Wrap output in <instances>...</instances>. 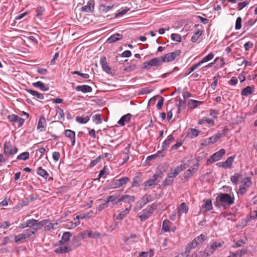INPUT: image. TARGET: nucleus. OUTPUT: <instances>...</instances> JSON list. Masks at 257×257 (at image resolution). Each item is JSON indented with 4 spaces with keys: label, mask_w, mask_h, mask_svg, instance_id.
<instances>
[{
    "label": "nucleus",
    "mask_w": 257,
    "mask_h": 257,
    "mask_svg": "<svg viewBox=\"0 0 257 257\" xmlns=\"http://www.w3.org/2000/svg\"><path fill=\"white\" fill-rule=\"evenodd\" d=\"M32 85L37 88H40L43 91H48L49 89V87L48 85L45 84L41 81H37L36 82L33 83Z\"/></svg>",
    "instance_id": "412c9836"
},
{
    "label": "nucleus",
    "mask_w": 257,
    "mask_h": 257,
    "mask_svg": "<svg viewBox=\"0 0 257 257\" xmlns=\"http://www.w3.org/2000/svg\"><path fill=\"white\" fill-rule=\"evenodd\" d=\"M234 203L233 194L220 193L216 197L214 205L217 208L222 207L224 209L229 208Z\"/></svg>",
    "instance_id": "f257e3e1"
},
{
    "label": "nucleus",
    "mask_w": 257,
    "mask_h": 257,
    "mask_svg": "<svg viewBox=\"0 0 257 257\" xmlns=\"http://www.w3.org/2000/svg\"><path fill=\"white\" fill-rule=\"evenodd\" d=\"M122 38V35L118 33H115L111 36L107 40V42L111 43L115 42Z\"/></svg>",
    "instance_id": "4be33fe9"
},
{
    "label": "nucleus",
    "mask_w": 257,
    "mask_h": 257,
    "mask_svg": "<svg viewBox=\"0 0 257 257\" xmlns=\"http://www.w3.org/2000/svg\"><path fill=\"white\" fill-rule=\"evenodd\" d=\"M129 181V178L127 177H122L119 179L113 180L111 183V187L113 188H116L126 184Z\"/></svg>",
    "instance_id": "20e7f679"
},
{
    "label": "nucleus",
    "mask_w": 257,
    "mask_h": 257,
    "mask_svg": "<svg viewBox=\"0 0 257 257\" xmlns=\"http://www.w3.org/2000/svg\"><path fill=\"white\" fill-rule=\"evenodd\" d=\"M27 225L29 228H32V227H35L36 225H38V220H36L35 219H31L27 220Z\"/></svg>",
    "instance_id": "4c0bfd02"
},
{
    "label": "nucleus",
    "mask_w": 257,
    "mask_h": 257,
    "mask_svg": "<svg viewBox=\"0 0 257 257\" xmlns=\"http://www.w3.org/2000/svg\"><path fill=\"white\" fill-rule=\"evenodd\" d=\"M164 99L163 97H161V98L158 101L157 104V108L158 110H160L162 108V106L163 105Z\"/></svg>",
    "instance_id": "69168bd1"
},
{
    "label": "nucleus",
    "mask_w": 257,
    "mask_h": 257,
    "mask_svg": "<svg viewBox=\"0 0 257 257\" xmlns=\"http://www.w3.org/2000/svg\"><path fill=\"white\" fill-rule=\"evenodd\" d=\"M89 120V117L88 116H86L85 117H81V116H77L76 117V120L77 122L80 123H86Z\"/></svg>",
    "instance_id": "ea45409f"
},
{
    "label": "nucleus",
    "mask_w": 257,
    "mask_h": 257,
    "mask_svg": "<svg viewBox=\"0 0 257 257\" xmlns=\"http://www.w3.org/2000/svg\"><path fill=\"white\" fill-rule=\"evenodd\" d=\"M198 165H195V167H190L189 169H188L186 172H184L183 174V178H182V181L183 182H185L188 181V178H189L198 169Z\"/></svg>",
    "instance_id": "6e6552de"
},
{
    "label": "nucleus",
    "mask_w": 257,
    "mask_h": 257,
    "mask_svg": "<svg viewBox=\"0 0 257 257\" xmlns=\"http://www.w3.org/2000/svg\"><path fill=\"white\" fill-rule=\"evenodd\" d=\"M30 237V234L28 233L26 230L24 232L15 236V242L16 243H18Z\"/></svg>",
    "instance_id": "9d476101"
},
{
    "label": "nucleus",
    "mask_w": 257,
    "mask_h": 257,
    "mask_svg": "<svg viewBox=\"0 0 257 257\" xmlns=\"http://www.w3.org/2000/svg\"><path fill=\"white\" fill-rule=\"evenodd\" d=\"M202 35V31L198 30L192 37L191 41L193 43H195L197 41L200 37Z\"/></svg>",
    "instance_id": "f704fd0d"
},
{
    "label": "nucleus",
    "mask_w": 257,
    "mask_h": 257,
    "mask_svg": "<svg viewBox=\"0 0 257 257\" xmlns=\"http://www.w3.org/2000/svg\"><path fill=\"white\" fill-rule=\"evenodd\" d=\"M142 205H146L147 203L151 201L149 196L147 195H144L140 200Z\"/></svg>",
    "instance_id": "6e6d98bb"
},
{
    "label": "nucleus",
    "mask_w": 257,
    "mask_h": 257,
    "mask_svg": "<svg viewBox=\"0 0 257 257\" xmlns=\"http://www.w3.org/2000/svg\"><path fill=\"white\" fill-rule=\"evenodd\" d=\"M185 101L181 99H179V103L177 104V112L180 113L182 110L184 109L185 108Z\"/></svg>",
    "instance_id": "79ce46f5"
},
{
    "label": "nucleus",
    "mask_w": 257,
    "mask_h": 257,
    "mask_svg": "<svg viewBox=\"0 0 257 257\" xmlns=\"http://www.w3.org/2000/svg\"><path fill=\"white\" fill-rule=\"evenodd\" d=\"M208 237L206 235L201 234L199 236L195 237L193 240L197 246L201 245L203 242L207 239Z\"/></svg>",
    "instance_id": "a211bd4d"
},
{
    "label": "nucleus",
    "mask_w": 257,
    "mask_h": 257,
    "mask_svg": "<svg viewBox=\"0 0 257 257\" xmlns=\"http://www.w3.org/2000/svg\"><path fill=\"white\" fill-rule=\"evenodd\" d=\"M174 140V138L173 136L172 135H169L167 139L165 141H164V142H163L162 146V150H163L165 153L167 150V148L169 147L170 143L172 141H173Z\"/></svg>",
    "instance_id": "4468645a"
},
{
    "label": "nucleus",
    "mask_w": 257,
    "mask_h": 257,
    "mask_svg": "<svg viewBox=\"0 0 257 257\" xmlns=\"http://www.w3.org/2000/svg\"><path fill=\"white\" fill-rule=\"evenodd\" d=\"M210 115L213 118H216L218 114V111L214 109H210Z\"/></svg>",
    "instance_id": "774afa93"
},
{
    "label": "nucleus",
    "mask_w": 257,
    "mask_h": 257,
    "mask_svg": "<svg viewBox=\"0 0 257 257\" xmlns=\"http://www.w3.org/2000/svg\"><path fill=\"white\" fill-rule=\"evenodd\" d=\"M26 90L27 92H28L33 96L36 97L38 99H43L44 98L43 94L39 93L36 91L30 89H26Z\"/></svg>",
    "instance_id": "cd10ccee"
},
{
    "label": "nucleus",
    "mask_w": 257,
    "mask_h": 257,
    "mask_svg": "<svg viewBox=\"0 0 257 257\" xmlns=\"http://www.w3.org/2000/svg\"><path fill=\"white\" fill-rule=\"evenodd\" d=\"M8 119L10 122L18 123V127L22 126L25 120V119L22 118L14 114L8 115Z\"/></svg>",
    "instance_id": "0eeeda50"
},
{
    "label": "nucleus",
    "mask_w": 257,
    "mask_h": 257,
    "mask_svg": "<svg viewBox=\"0 0 257 257\" xmlns=\"http://www.w3.org/2000/svg\"><path fill=\"white\" fill-rule=\"evenodd\" d=\"M64 135L70 140L72 146H74L75 143V133L71 130H66L64 131Z\"/></svg>",
    "instance_id": "f8f14e48"
},
{
    "label": "nucleus",
    "mask_w": 257,
    "mask_h": 257,
    "mask_svg": "<svg viewBox=\"0 0 257 257\" xmlns=\"http://www.w3.org/2000/svg\"><path fill=\"white\" fill-rule=\"evenodd\" d=\"M241 179V175L239 174H235L234 175L231 176L230 180L231 182L236 184L237 182Z\"/></svg>",
    "instance_id": "37998d69"
},
{
    "label": "nucleus",
    "mask_w": 257,
    "mask_h": 257,
    "mask_svg": "<svg viewBox=\"0 0 257 257\" xmlns=\"http://www.w3.org/2000/svg\"><path fill=\"white\" fill-rule=\"evenodd\" d=\"M241 184H242V186H243L245 187H248L251 185V181L250 178H244L242 180Z\"/></svg>",
    "instance_id": "5fc2aeb1"
},
{
    "label": "nucleus",
    "mask_w": 257,
    "mask_h": 257,
    "mask_svg": "<svg viewBox=\"0 0 257 257\" xmlns=\"http://www.w3.org/2000/svg\"><path fill=\"white\" fill-rule=\"evenodd\" d=\"M137 68V63L131 64L130 66L124 68L123 70L126 72H132L135 71Z\"/></svg>",
    "instance_id": "58836bf2"
},
{
    "label": "nucleus",
    "mask_w": 257,
    "mask_h": 257,
    "mask_svg": "<svg viewBox=\"0 0 257 257\" xmlns=\"http://www.w3.org/2000/svg\"><path fill=\"white\" fill-rule=\"evenodd\" d=\"M88 237L92 238H97L100 236V234L96 231H87Z\"/></svg>",
    "instance_id": "a19ab883"
},
{
    "label": "nucleus",
    "mask_w": 257,
    "mask_h": 257,
    "mask_svg": "<svg viewBox=\"0 0 257 257\" xmlns=\"http://www.w3.org/2000/svg\"><path fill=\"white\" fill-rule=\"evenodd\" d=\"M224 243L223 241L219 242L214 241L210 246L206 247V250L212 254L218 247H222Z\"/></svg>",
    "instance_id": "1a4fd4ad"
},
{
    "label": "nucleus",
    "mask_w": 257,
    "mask_h": 257,
    "mask_svg": "<svg viewBox=\"0 0 257 257\" xmlns=\"http://www.w3.org/2000/svg\"><path fill=\"white\" fill-rule=\"evenodd\" d=\"M46 126V119L44 116L42 115L39 118V120L37 125V128L38 130H41L42 131V129L45 128Z\"/></svg>",
    "instance_id": "b1692460"
},
{
    "label": "nucleus",
    "mask_w": 257,
    "mask_h": 257,
    "mask_svg": "<svg viewBox=\"0 0 257 257\" xmlns=\"http://www.w3.org/2000/svg\"><path fill=\"white\" fill-rule=\"evenodd\" d=\"M164 156L165 152L163 150L158 151L157 154L148 156L147 158V161H150L151 160L156 159L158 157H162Z\"/></svg>",
    "instance_id": "c85d7f7f"
},
{
    "label": "nucleus",
    "mask_w": 257,
    "mask_h": 257,
    "mask_svg": "<svg viewBox=\"0 0 257 257\" xmlns=\"http://www.w3.org/2000/svg\"><path fill=\"white\" fill-rule=\"evenodd\" d=\"M131 207L132 205H130L128 208H125V210L120 212V213L117 216L116 219L117 220H122L127 214H128Z\"/></svg>",
    "instance_id": "a878e982"
},
{
    "label": "nucleus",
    "mask_w": 257,
    "mask_h": 257,
    "mask_svg": "<svg viewBox=\"0 0 257 257\" xmlns=\"http://www.w3.org/2000/svg\"><path fill=\"white\" fill-rule=\"evenodd\" d=\"M113 5L106 6L104 5H100L99 6V10L103 12H107L109 10H110L112 7Z\"/></svg>",
    "instance_id": "4d7b16f0"
},
{
    "label": "nucleus",
    "mask_w": 257,
    "mask_h": 257,
    "mask_svg": "<svg viewBox=\"0 0 257 257\" xmlns=\"http://www.w3.org/2000/svg\"><path fill=\"white\" fill-rule=\"evenodd\" d=\"M202 103V101L194 99H190L188 101L187 105L188 109H193L196 108L198 105H200Z\"/></svg>",
    "instance_id": "2eb2a0df"
},
{
    "label": "nucleus",
    "mask_w": 257,
    "mask_h": 257,
    "mask_svg": "<svg viewBox=\"0 0 257 257\" xmlns=\"http://www.w3.org/2000/svg\"><path fill=\"white\" fill-rule=\"evenodd\" d=\"M56 114L55 117L59 120H64V114L63 110L59 106L56 107Z\"/></svg>",
    "instance_id": "bb28decb"
},
{
    "label": "nucleus",
    "mask_w": 257,
    "mask_h": 257,
    "mask_svg": "<svg viewBox=\"0 0 257 257\" xmlns=\"http://www.w3.org/2000/svg\"><path fill=\"white\" fill-rule=\"evenodd\" d=\"M163 62H171L173 61L171 56V53H169L161 57Z\"/></svg>",
    "instance_id": "8fccbe9b"
},
{
    "label": "nucleus",
    "mask_w": 257,
    "mask_h": 257,
    "mask_svg": "<svg viewBox=\"0 0 257 257\" xmlns=\"http://www.w3.org/2000/svg\"><path fill=\"white\" fill-rule=\"evenodd\" d=\"M40 228H41L39 227L38 225H36L35 227H32L31 229H27V231L31 237L32 235L35 234L36 232Z\"/></svg>",
    "instance_id": "09e8293b"
},
{
    "label": "nucleus",
    "mask_w": 257,
    "mask_h": 257,
    "mask_svg": "<svg viewBox=\"0 0 257 257\" xmlns=\"http://www.w3.org/2000/svg\"><path fill=\"white\" fill-rule=\"evenodd\" d=\"M100 63L102 68L104 71H105L107 73H110L111 69L107 65L106 58L105 57H103L101 58Z\"/></svg>",
    "instance_id": "aec40b11"
},
{
    "label": "nucleus",
    "mask_w": 257,
    "mask_h": 257,
    "mask_svg": "<svg viewBox=\"0 0 257 257\" xmlns=\"http://www.w3.org/2000/svg\"><path fill=\"white\" fill-rule=\"evenodd\" d=\"M179 210L183 213H187L188 210V207L185 203L183 202L181 203L179 207Z\"/></svg>",
    "instance_id": "13d9d810"
},
{
    "label": "nucleus",
    "mask_w": 257,
    "mask_h": 257,
    "mask_svg": "<svg viewBox=\"0 0 257 257\" xmlns=\"http://www.w3.org/2000/svg\"><path fill=\"white\" fill-rule=\"evenodd\" d=\"M163 173L161 171H157L153 176L152 178H151L152 180H154V181L155 182L156 181L158 178H162Z\"/></svg>",
    "instance_id": "bf43d9fd"
},
{
    "label": "nucleus",
    "mask_w": 257,
    "mask_h": 257,
    "mask_svg": "<svg viewBox=\"0 0 257 257\" xmlns=\"http://www.w3.org/2000/svg\"><path fill=\"white\" fill-rule=\"evenodd\" d=\"M171 39L174 41H176L177 42H181L182 38L181 36L177 33L172 34L171 35Z\"/></svg>",
    "instance_id": "de8ad7c7"
},
{
    "label": "nucleus",
    "mask_w": 257,
    "mask_h": 257,
    "mask_svg": "<svg viewBox=\"0 0 257 257\" xmlns=\"http://www.w3.org/2000/svg\"><path fill=\"white\" fill-rule=\"evenodd\" d=\"M185 165L184 164H181L180 165L177 166L174 170V172L175 173V175L177 176L181 171H183L185 169Z\"/></svg>",
    "instance_id": "49530a36"
},
{
    "label": "nucleus",
    "mask_w": 257,
    "mask_h": 257,
    "mask_svg": "<svg viewBox=\"0 0 257 257\" xmlns=\"http://www.w3.org/2000/svg\"><path fill=\"white\" fill-rule=\"evenodd\" d=\"M71 236V234L69 232H64L62 236L61 240H60V244H64L67 242Z\"/></svg>",
    "instance_id": "2f4dec72"
},
{
    "label": "nucleus",
    "mask_w": 257,
    "mask_h": 257,
    "mask_svg": "<svg viewBox=\"0 0 257 257\" xmlns=\"http://www.w3.org/2000/svg\"><path fill=\"white\" fill-rule=\"evenodd\" d=\"M205 203L201 205L199 214L205 213L207 211H209L212 209V201L210 199L204 200Z\"/></svg>",
    "instance_id": "423d86ee"
},
{
    "label": "nucleus",
    "mask_w": 257,
    "mask_h": 257,
    "mask_svg": "<svg viewBox=\"0 0 257 257\" xmlns=\"http://www.w3.org/2000/svg\"><path fill=\"white\" fill-rule=\"evenodd\" d=\"M172 223L169 220H164L162 224V230L164 232H168L170 231V226Z\"/></svg>",
    "instance_id": "393cba45"
},
{
    "label": "nucleus",
    "mask_w": 257,
    "mask_h": 257,
    "mask_svg": "<svg viewBox=\"0 0 257 257\" xmlns=\"http://www.w3.org/2000/svg\"><path fill=\"white\" fill-rule=\"evenodd\" d=\"M225 151L224 149H220L219 151L216 152L210 157V158L207 160V163L211 164L213 162L219 160L225 154Z\"/></svg>",
    "instance_id": "39448f33"
},
{
    "label": "nucleus",
    "mask_w": 257,
    "mask_h": 257,
    "mask_svg": "<svg viewBox=\"0 0 257 257\" xmlns=\"http://www.w3.org/2000/svg\"><path fill=\"white\" fill-rule=\"evenodd\" d=\"M190 132L188 133V136L191 138L194 139L197 137L200 134V131L195 128H189Z\"/></svg>",
    "instance_id": "7c9ffc66"
},
{
    "label": "nucleus",
    "mask_w": 257,
    "mask_h": 257,
    "mask_svg": "<svg viewBox=\"0 0 257 257\" xmlns=\"http://www.w3.org/2000/svg\"><path fill=\"white\" fill-rule=\"evenodd\" d=\"M214 55L213 53H210L208 55H207L206 56L204 57L200 62L198 63L200 64V65H201L203 63L206 62L212 59L213 58Z\"/></svg>",
    "instance_id": "c9c22d12"
},
{
    "label": "nucleus",
    "mask_w": 257,
    "mask_h": 257,
    "mask_svg": "<svg viewBox=\"0 0 257 257\" xmlns=\"http://www.w3.org/2000/svg\"><path fill=\"white\" fill-rule=\"evenodd\" d=\"M197 246H198L196 244V243H195V242H194V240H193L191 242H189L187 244L186 248L188 249V250L191 251V249L195 248Z\"/></svg>",
    "instance_id": "052dcab7"
},
{
    "label": "nucleus",
    "mask_w": 257,
    "mask_h": 257,
    "mask_svg": "<svg viewBox=\"0 0 257 257\" xmlns=\"http://www.w3.org/2000/svg\"><path fill=\"white\" fill-rule=\"evenodd\" d=\"M152 66H159L161 65L163 62L162 57H157L149 60Z\"/></svg>",
    "instance_id": "5701e85b"
},
{
    "label": "nucleus",
    "mask_w": 257,
    "mask_h": 257,
    "mask_svg": "<svg viewBox=\"0 0 257 257\" xmlns=\"http://www.w3.org/2000/svg\"><path fill=\"white\" fill-rule=\"evenodd\" d=\"M37 172L39 176L43 177L46 179L49 177L48 173L46 170L43 169L42 167H39L37 169Z\"/></svg>",
    "instance_id": "c756f323"
},
{
    "label": "nucleus",
    "mask_w": 257,
    "mask_h": 257,
    "mask_svg": "<svg viewBox=\"0 0 257 257\" xmlns=\"http://www.w3.org/2000/svg\"><path fill=\"white\" fill-rule=\"evenodd\" d=\"M241 18L240 17H238L236 20L235 23V28L236 30H239L241 27Z\"/></svg>",
    "instance_id": "680f3d73"
},
{
    "label": "nucleus",
    "mask_w": 257,
    "mask_h": 257,
    "mask_svg": "<svg viewBox=\"0 0 257 257\" xmlns=\"http://www.w3.org/2000/svg\"><path fill=\"white\" fill-rule=\"evenodd\" d=\"M94 0H89L86 6L81 8V10L85 12H92L94 10Z\"/></svg>",
    "instance_id": "9b49d317"
},
{
    "label": "nucleus",
    "mask_w": 257,
    "mask_h": 257,
    "mask_svg": "<svg viewBox=\"0 0 257 257\" xmlns=\"http://www.w3.org/2000/svg\"><path fill=\"white\" fill-rule=\"evenodd\" d=\"M29 158V153L25 152L18 156L17 159L18 160H27Z\"/></svg>",
    "instance_id": "a18cd8bd"
},
{
    "label": "nucleus",
    "mask_w": 257,
    "mask_h": 257,
    "mask_svg": "<svg viewBox=\"0 0 257 257\" xmlns=\"http://www.w3.org/2000/svg\"><path fill=\"white\" fill-rule=\"evenodd\" d=\"M75 89L77 91H81L83 93L90 92L92 90V88L87 85H78L76 87Z\"/></svg>",
    "instance_id": "6ab92c4d"
},
{
    "label": "nucleus",
    "mask_w": 257,
    "mask_h": 257,
    "mask_svg": "<svg viewBox=\"0 0 257 257\" xmlns=\"http://www.w3.org/2000/svg\"><path fill=\"white\" fill-rule=\"evenodd\" d=\"M181 50H177L174 51L173 52H171V56L173 59V60H175V59L179 56L181 54Z\"/></svg>",
    "instance_id": "0e129e2a"
},
{
    "label": "nucleus",
    "mask_w": 257,
    "mask_h": 257,
    "mask_svg": "<svg viewBox=\"0 0 257 257\" xmlns=\"http://www.w3.org/2000/svg\"><path fill=\"white\" fill-rule=\"evenodd\" d=\"M116 196H115L114 195H109L106 197V200L108 203L109 202H111L113 205H114L116 204V203H115V202L116 201Z\"/></svg>",
    "instance_id": "603ef678"
},
{
    "label": "nucleus",
    "mask_w": 257,
    "mask_h": 257,
    "mask_svg": "<svg viewBox=\"0 0 257 257\" xmlns=\"http://www.w3.org/2000/svg\"><path fill=\"white\" fill-rule=\"evenodd\" d=\"M254 91V87L253 86H248L241 90V95L244 96H248L249 95L252 94Z\"/></svg>",
    "instance_id": "dca6fc26"
},
{
    "label": "nucleus",
    "mask_w": 257,
    "mask_h": 257,
    "mask_svg": "<svg viewBox=\"0 0 257 257\" xmlns=\"http://www.w3.org/2000/svg\"><path fill=\"white\" fill-rule=\"evenodd\" d=\"M85 217H86V215L84 213L80 214H79L78 215H77L76 217L75 218H74V220H77V221H76V222H69V223L70 224L69 225L70 227H69V228H74V227H76L80 223V221H79V219H83V218H85Z\"/></svg>",
    "instance_id": "ddd939ff"
},
{
    "label": "nucleus",
    "mask_w": 257,
    "mask_h": 257,
    "mask_svg": "<svg viewBox=\"0 0 257 257\" xmlns=\"http://www.w3.org/2000/svg\"><path fill=\"white\" fill-rule=\"evenodd\" d=\"M205 122L208 123V124H210L212 126L214 124V121L213 120L209 118L206 117H203L201 119L199 120L198 123L199 124H203Z\"/></svg>",
    "instance_id": "72a5a7b5"
},
{
    "label": "nucleus",
    "mask_w": 257,
    "mask_h": 257,
    "mask_svg": "<svg viewBox=\"0 0 257 257\" xmlns=\"http://www.w3.org/2000/svg\"><path fill=\"white\" fill-rule=\"evenodd\" d=\"M124 195V202L127 203H131L135 201V197L134 196H130L128 195Z\"/></svg>",
    "instance_id": "3c124183"
},
{
    "label": "nucleus",
    "mask_w": 257,
    "mask_h": 257,
    "mask_svg": "<svg viewBox=\"0 0 257 257\" xmlns=\"http://www.w3.org/2000/svg\"><path fill=\"white\" fill-rule=\"evenodd\" d=\"M70 250L71 249L67 246H61L55 249L54 252L57 253H65Z\"/></svg>",
    "instance_id": "473e14b6"
},
{
    "label": "nucleus",
    "mask_w": 257,
    "mask_h": 257,
    "mask_svg": "<svg viewBox=\"0 0 257 257\" xmlns=\"http://www.w3.org/2000/svg\"><path fill=\"white\" fill-rule=\"evenodd\" d=\"M234 158V156H230L228 157L225 162H224L226 168H230L231 167Z\"/></svg>",
    "instance_id": "c03bdc74"
},
{
    "label": "nucleus",
    "mask_w": 257,
    "mask_h": 257,
    "mask_svg": "<svg viewBox=\"0 0 257 257\" xmlns=\"http://www.w3.org/2000/svg\"><path fill=\"white\" fill-rule=\"evenodd\" d=\"M201 65L199 63L196 64L195 65H193L192 66L189 68L185 73V75L187 76L189 74H190L191 73H192L194 70L198 68L199 67H200Z\"/></svg>",
    "instance_id": "e433bc0d"
},
{
    "label": "nucleus",
    "mask_w": 257,
    "mask_h": 257,
    "mask_svg": "<svg viewBox=\"0 0 257 257\" xmlns=\"http://www.w3.org/2000/svg\"><path fill=\"white\" fill-rule=\"evenodd\" d=\"M45 10L42 7L38 8L36 11H37V14L36 16L38 18H40L41 16L43 15Z\"/></svg>",
    "instance_id": "338daca9"
},
{
    "label": "nucleus",
    "mask_w": 257,
    "mask_h": 257,
    "mask_svg": "<svg viewBox=\"0 0 257 257\" xmlns=\"http://www.w3.org/2000/svg\"><path fill=\"white\" fill-rule=\"evenodd\" d=\"M132 115L130 113H127L122 116L120 119L118 121L117 123L121 126L125 124V123H127L130 120Z\"/></svg>",
    "instance_id": "f3484780"
},
{
    "label": "nucleus",
    "mask_w": 257,
    "mask_h": 257,
    "mask_svg": "<svg viewBox=\"0 0 257 257\" xmlns=\"http://www.w3.org/2000/svg\"><path fill=\"white\" fill-rule=\"evenodd\" d=\"M72 74H77L79 76H81V77L84 78V79H87L89 78V75L88 74H85V73H80L79 71H75L74 72H72Z\"/></svg>",
    "instance_id": "e2e57ef3"
},
{
    "label": "nucleus",
    "mask_w": 257,
    "mask_h": 257,
    "mask_svg": "<svg viewBox=\"0 0 257 257\" xmlns=\"http://www.w3.org/2000/svg\"><path fill=\"white\" fill-rule=\"evenodd\" d=\"M157 206V204L153 203L144 209L143 210V213L139 216L141 221H144L147 219L153 213V211L156 209Z\"/></svg>",
    "instance_id": "f03ea898"
},
{
    "label": "nucleus",
    "mask_w": 257,
    "mask_h": 257,
    "mask_svg": "<svg viewBox=\"0 0 257 257\" xmlns=\"http://www.w3.org/2000/svg\"><path fill=\"white\" fill-rule=\"evenodd\" d=\"M92 119L93 121H95L96 124H100L102 122L100 115L99 114H95L92 115Z\"/></svg>",
    "instance_id": "864d4df0"
},
{
    "label": "nucleus",
    "mask_w": 257,
    "mask_h": 257,
    "mask_svg": "<svg viewBox=\"0 0 257 257\" xmlns=\"http://www.w3.org/2000/svg\"><path fill=\"white\" fill-rule=\"evenodd\" d=\"M4 154L5 155H12L17 153L18 149L16 147H13L10 142H6L4 144Z\"/></svg>",
    "instance_id": "7ed1b4c3"
}]
</instances>
